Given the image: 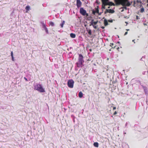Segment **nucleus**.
<instances>
[{
  "mask_svg": "<svg viewBox=\"0 0 148 148\" xmlns=\"http://www.w3.org/2000/svg\"><path fill=\"white\" fill-rule=\"evenodd\" d=\"M95 11L96 13H99V10L98 8H96Z\"/></svg>",
  "mask_w": 148,
  "mask_h": 148,
  "instance_id": "20",
  "label": "nucleus"
},
{
  "mask_svg": "<svg viewBox=\"0 0 148 148\" xmlns=\"http://www.w3.org/2000/svg\"><path fill=\"white\" fill-rule=\"evenodd\" d=\"M144 24L145 25H146V24L145 23H144Z\"/></svg>",
  "mask_w": 148,
  "mask_h": 148,
  "instance_id": "40",
  "label": "nucleus"
},
{
  "mask_svg": "<svg viewBox=\"0 0 148 148\" xmlns=\"http://www.w3.org/2000/svg\"><path fill=\"white\" fill-rule=\"evenodd\" d=\"M30 9V6L29 5L26 6L25 7V9L27 11L29 10Z\"/></svg>",
  "mask_w": 148,
  "mask_h": 148,
  "instance_id": "17",
  "label": "nucleus"
},
{
  "mask_svg": "<svg viewBox=\"0 0 148 148\" xmlns=\"http://www.w3.org/2000/svg\"><path fill=\"white\" fill-rule=\"evenodd\" d=\"M116 109V107H113V110H115Z\"/></svg>",
  "mask_w": 148,
  "mask_h": 148,
  "instance_id": "30",
  "label": "nucleus"
},
{
  "mask_svg": "<svg viewBox=\"0 0 148 148\" xmlns=\"http://www.w3.org/2000/svg\"><path fill=\"white\" fill-rule=\"evenodd\" d=\"M101 28H103H103H104V27H101Z\"/></svg>",
  "mask_w": 148,
  "mask_h": 148,
  "instance_id": "37",
  "label": "nucleus"
},
{
  "mask_svg": "<svg viewBox=\"0 0 148 148\" xmlns=\"http://www.w3.org/2000/svg\"><path fill=\"white\" fill-rule=\"evenodd\" d=\"M98 23V21H94L93 20H92L91 22V24L90 25V26H91V25H96Z\"/></svg>",
  "mask_w": 148,
  "mask_h": 148,
  "instance_id": "8",
  "label": "nucleus"
},
{
  "mask_svg": "<svg viewBox=\"0 0 148 148\" xmlns=\"http://www.w3.org/2000/svg\"><path fill=\"white\" fill-rule=\"evenodd\" d=\"M42 27L43 28H44L45 29L47 28L46 26V25H45L44 24H43V25H42Z\"/></svg>",
  "mask_w": 148,
  "mask_h": 148,
  "instance_id": "22",
  "label": "nucleus"
},
{
  "mask_svg": "<svg viewBox=\"0 0 148 148\" xmlns=\"http://www.w3.org/2000/svg\"><path fill=\"white\" fill-rule=\"evenodd\" d=\"M71 37L72 38H74L76 37V35L75 34L71 33L70 34Z\"/></svg>",
  "mask_w": 148,
  "mask_h": 148,
  "instance_id": "11",
  "label": "nucleus"
},
{
  "mask_svg": "<svg viewBox=\"0 0 148 148\" xmlns=\"http://www.w3.org/2000/svg\"><path fill=\"white\" fill-rule=\"evenodd\" d=\"M12 60L13 61H14V57H12Z\"/></svg>",
  "mask_w": 148,
  "mask_h": 148,
  "instance_id": "29",
  "label": "nucleus"
},
{
  "mask_svg": "<svg viewBox=\"0 0 148 148\" xmlns=\"http://www.w3.org/2000/svg\"><path fill=\"white\" fill-rule=\"evenodd\" d=\"M65 23V21H62V23L60 24V26H61V27L62 28L63 27V25Z\"/></svg>",
  "mask_w": 148,
  "mask_h": 148,
  "instance_id": "18",
  "label": "nucleus"
},
{
  "mask_svg": "<svg viewBox=\"0 0 148 148\" xmlns=\"http://www.w3.org/2000/svg\"><path fill=\"white\" fill-rule=\"evenodd\" d=\"M103 7V8L105 9V7L104 6L103 7H103Z\"/></svg>",
  "mask_w": 148,
  "mask_h": 148,
  "instance_id": "38",
  "label": "nucleus"
},
{
  "mask_svg": "<svg viewBox=\"0 0 148 148\" xmlns=\"http://www.w3.org/2000/svg\"><path fill=\"white\" fill-rule=\"evenodd\" d=\"M109 21L112 22V20H111V21L109 20Z\"/></svg>",
  "mask_w": 148,
  "mask_h": 148,
  "instance_id": "36",
  "label": "nucleus"
},
{
  "mask_svg": "<svg viewBox=\"0 0 148 148\" xmlns=\"http://www.w3.org/2000/svg\"><path fill=\"white\" fill-rule=\"evenodd\" d=\"M96 13V12H95V11H94V10L92 11V13L93 14L95 15Z\"/></svg>",
  "mask_w": 148,
  "mask_h": 148,
  "instance_id": "26",
  "label": "nucleus"
},
{
  "mask_svg": "<svg viewBox=\"0 0 148 148\" xmlns=\"http://www.w3.org/2000/svg\"><path fill=\"white\" fill-rule=\"evenodd\" d=\"M11 57H13V51H11Z\"/></svg>",
  "mask_w": 148,
  "mask_h": 148,
  "instance_id": "24",
  "label": "nucleus"
},
{
  "mask_svg": "<svg viewBox=\"0 0 148 148\" xmlns=\"http://www.w3.org/2000/svg\"><path fill=\"white\" fill-rule=\"evenodd\" d=\"M136 19H139V17L138 16H136Z\"/></svg>",
  "mask_w": 148,
  "mask_h": 148,
  "instance_id": "31",
  "label": "nucleus"
},
{
  "mask_svg": "<svg viewBox=\"0 0 148 148\" xmlns=\"http://www.w3.org/2000/svg\"><path fill=\"white\" fill-rule=\"evenodd\" d=\"M34 89L35 90H36L40 92H44L45 91L42 85L39 84H36L34 85Z\"/></svg>",
  "mask_w": 148,
  "mask_h": 148,
  "instance_id": "2",
  "label": "nucleus"
},
{
  "mask_svg": "<svg viewBox=\"0 0 148 148\" xmlns=\"http://www.w3.org/2000/svg\"><path fill=\"white\" fill-rule=\"evenodd\" d=\"M93 27L95 29H96L97 28V27L96 26H95L94 25H92Z\"/></svg>",
  "mask_w": 148,
  "mask_h": 148,
  "instance_id": "25",
  "label": "nucleus"
},
{
  "mask_svg": "<svg viewBox=\"0 0 148 148\" xmlns=\"http://www.w3.org/2000/svg\"><path fill=\"white\" fill-rule=\"evenodd\" d=\"M114 12V11L112 9H106L105 12V13L106 14L108 12H109L111 13H113Z\"/></svg>",
  "mask_w": 148,
  "mask_h": 148,
  "instance_id": "7",
  "label": "nucleus"
},
{
  "mask_svg": "<svg viewBox=\"0 0 148 148\" xmlns=\"http://www.w3.org/2000/svg\"><path fill=\"white\" fill-rule=\"evenodd\" d=\"M86 31L88 32V33L89 34V35H92L91 30L90 29H88L87 28H86Z\"/></svg>",
  "mask_w": 148,
  "mask_h": 148,
  "instance_id": "10",
  "label": "nucleus"
},
{
  "mask_svg": "<svg viewBox=\"0 0 148 148\" xmlns=\"http://www.w3.org/2000/svg\"><path fill=\"white\" fill-rule=\"evenodd\" d=\"M128 0H117L116 1V3L117 4H121L123 6H124L125 5L126 3Z\"/></svg>",
  "mask_w": 148,
  "mask_h": 148,
  "instance_id": "4",
  "label": "nucleus"
},
{
  "mask_svg": "<svg viewBox=\"0 0 148 148\" xmlns=\"http://www.w3.org/2000/svg\"><path fill=\"white\" fill-rule=\"evenodd\" d=\"M127 31H129V29H127L126 30Z\"/></svg>",
  "mask_w": 148,
  "mask_h": 148,
  "instance_id": "39",
  "label": "nucleus"
},
{
  "mask_svg": "<svg viewBox=\"0 0 148 148\" xmlns=\"http://www.w3.org/2000/svg\"><path fill=\"white\" fill-rule=\"evenodd\" d=\"M132 42H134V43H135V40H132Z\"/></svg>",
  "mask_w": 148,
  "mask_h": 148,
  "instance_id": "35",
  "label": "nucleus"
},
{
  "mask_svg": "<svg viewBox=\"0 0 148 148\" xmlns=\"http://www.w3.org/2000/svg\"><path fill=\"white\" fill-rule=\"evenodd\" d=\"M104 25L105 26L107 25L108 24V23L107 20L106 19L104 20Z\"/></svg>",
  "mask_w": 148,
  "mask_h": 148,
  "instance_id": "15",
  "label": "nucleus"
},
{
  "mask_svg": "<svg viewBox=\"0 0 148 148\" xmlns=\"http://www.w3.org/2000/svg\"><path fill=\"white\" fill-rule=\"evenodd\" d=\"M140 12L141 13H143L145 12V9L144 8L142 7L140 9Z\"/></svg>",
  "mask_w": 148,
  "mask_h": 148,
  "instance_id": "16",
  "label": "nucleus"
},
{
  "mask_svg": "<svg viewBox=\"0 0 148 148\" xmlns=\"http://www.w3.org/2000/svg\"><path fill=\"white\" fill-rule=\"evenodd\" d=\"M113 43H110V46H113Z\"/></svg>",
  "mask_w": 148,
  "mask_h": 148,
  "instance_id": "34",
  "label": "nucleus"
},
{
  "mask_svg": "<svg viewBox=\"0 0 148 148\" xmlns=\"http://www.w3.org/2000/svg\"><path fill=\"white\" fill-rule=\"evenodd\" d=\"M45 30L46 33L47 34H48L49 33L48 31L47 28H46Z\"/></svg>",
  "mask_w": 148,
  "mask_h": 148,
  "instance_id": "23",
  "label": "nucleus"
},
{
  "mask_svg": "<svg viewBox=\"0 0 148 148\" xmlns=\"http://www.w3.org/2000/svg\"><path fill=\"white\" fill-rule=\"evenodd\" d=\"M49 24L50 25L52 26H53L54 25L53 23L51 21L49 23Z\"/></svg>",
  "mask_w": 148,
  "mask_h": 148,
  "instance_id": "19",
  "label": "nucleus"
},
{
  "mask_svg": "<svg viewBox=\"0 0 148 148\" xmlns=\"http://www.w3.org/2000/svg\"><path fill=\"white\" fill-rule=\"evenodd\" d=\"M108 8H110V7H108Z\"/></svg>",
  "mask_w": 148,
  "mask_h": 148,
  "instance_id": "41",
  "label": "nucleus"
},
{
  "mask_svg": "<svg viewBox=\"0 0 148 148\" xmlns=\"http://www.w3.org/2000/svg\"><path fill=\"white\" fill-rule=\"evenodd\" d=\"M24 79H25V80L26 81H28V80H27V78H26V77H24Z\"/></svg>",
  "mask_w": 148,
  "mask_h": 148,
  "instance_id": "33",
  "label": "nucleus"
},
{
  "mask_svg": "<svg viewBox=\"0 0 148 148\" xmlns=\"http://www.w3.org/2000/svg\"><path fill=\"white\" fill-rule=\"evenodd\" d=\"M83 94L82 93V92L81 91L79 92V95H78L79 97L80 98H81L83 97Z\"/></svg>",
  "mask_w": 148,
  "mask_h": 148,
  "instance_id": "12",
  "label": "nucleus"
},
{
  "mask_svg": "<svg viewBox=\"0 0 148 148\" xmlns=\"http://www.w3.org/2000/svg\"><path fill=\"white\" fill-rule=\"evenodd\" d=\"M147 6H148V4H147Z\"/></svg>",
  "mask_w": 148,
  "mask_h": 148,
  "instance_id": "43",
  "label": "nucleus"
},
{
  "mask_svg": "<svg viewBox=\"0 0 148 148\" xmlns=\"http://www.w3.org/2000/svg\"><path fill=\"white\" fill-rule=\"evenodd\" d=\"M127 33H128V32H126L125 33L124 35H127Z\"/></svg>",
  "mask_w": 148,
  "mask_h": 148,
  "instance_id": "32",
  "label": "nucleus"
},
{
  "mask_svg": "<svg viewBox=\"0 0 148 148\" xmlns=\"http://www.w3.org/2000/svg\"><path fill=\"white\" fill-rule=\"evenodd\" d=\"M114 48H116L117 49H118V50L119 49V47H116V46H115L114 47Z\"/></svg>",
  "mask_w": 148,
  "mask_h": 148,
  "instance_id": "27",
  "label": "nucleus"
},
{
  "mask_svg": "<svg viewBox=\"0 0 148 148\" xmlns=\"http://www.w3.org/2000/svg\"><path fill=\"white\" fill-rule=\"evenodd\" d=\"M84 62L83 60V57L82 54H80L78 59V61L76 63L77 67H82L83 66V64Z\"/></svg>",
  "mask_w": 148,
  "mask_h": 148,
  "instance_id": "1",
  "label": "nucleus"
},
{
  "mask_svg": "<svg viewBox=\"0 0 148 148\" xmlns=\"http://www.w3.org/2000/svg\"><path fill=\"white\" fill-rule=\"evenodd\" d=\"M74 82L72 79L69 80L67 82V85L68 86L71 88H72L73 87Z\"/></svg>",
  "mask_w": 148,
  "mask_h": 148,
  "instance_id": "5",
  "label": "nucleus"
},
{
  "mask_svg": "<svg viewBox=\"0 0 148 148\" xmlns=\"http://www.w3.org/2000/svg\"><path fill=\"white\" fill-rule=\"evenodd\" d=\"M82 2L80 0H76V5L78 8H79L82 5Z\"/></svg>",
  "mask_w": 148,
  "mask_h": 148,
  "instance_id": "6",
  "label": "nucleus"
},
{
  "mask_svg": "<svg viewBox=\"0 0 148 148\" xmlns=\"http://www.w3.org/2000/svg\"><path fill=\"white\" fill-rule=\"evenodd\" d=\"M107 60H108V58H107Z\"/></svg>",
  "mask_w": 148,
  "mask_h": 148,
  "instance_id": "42",
  "label": "nucleus"
},
{
  "mask_svg": "<svg viewBox=\"0 0 148 148\" xmlns=\"http://www.w3.org/2000/svg\"><path fill=\"white\" fill-rule=\"evenodd\" d=\"M93 145L95 147H97L99 146V144L97 142H95L94 143Z\"/></svg>",
  "mask_w": 148,
  "mask_h": 148,
  "instance_id": "14",
  "label": "nucleus"
},
{
  "mask_svg": "<svg viewBox=\"0 0 148 148\" xmlns=\"http://www.w3.org/2000/svg\"><path fill=\"white\" fill-rule=\"evenodd\" d=\"M127 3L126 4H125V5L127 6H129L130 5V3L129 2L127 1Z\"/></svg>",
  "mask_w": 148,
  "mask_h": 148,
  "instance_id": "21",
  "label": "nucleus"
},
{
  "mask_svg": "<svg viewBox=\"0 0 148 148\" xmlns=\"http://www.w3.org/2000/svg\"><path fill=\"white\" fill-rule=\"evenodd\" d=\"M102 2L103 3V4L104 6L107 5L106 4H107L108 2V0H101Z\"/></svg>",
  "mask_w": 148,
  "mask_h": 148,
  "instance_id": "9",
  "label": "nucleus"
},
{
  "mask_svg": "<svg viewBox=\"0 0 148 148\" xmlns=\"http://www.w3.org/2000/svg\"><path fill=\"white\" fill-rule=\"evenodd\" d=\"M79 12L83 16H86V17H87L88 16V14L86 13V10H84L83 8H80Z\"/></svg>",
  "mask_w": 148,
  "mask_h": 148,
  "instance_id": "3",
  "label": "nucleus"
},
{
  "mask_svg": "<svg viewBox=\"0 0 148 148\" xmlns=\"http://www.w3.org/2000/svg\"><path fill=\"white\" fill-rule=\"evenodd\" d=\"M117 114V112L116 111H115L113 113V115H115Z\"/></svg>",
  "mask_w": 148,
  "mask_h": 148,
  "instance_id": "28",
  "label": "nucleus"
},
{
  "mask_svg": "<svg viewBox=\"0 0 148 148\" xmlns=\"http://www.w3.org/2000/svg\"><path fill=\"white\" fill-rule=\"evenodd\" d=\"M107 4V5H114V3L111 2H108L107 4Z\"/></svg>",
  "mask_w": 148,
  "mask_h": 148,
  "instance_id": "13",
  "label": "nucleus"
}]
</instances>
